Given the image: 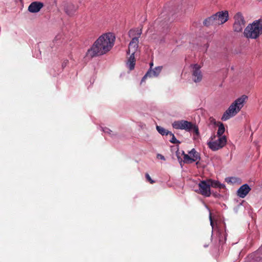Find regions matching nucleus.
I'll return each instance as SVG.
<instances>
[{
  "mask_svg": "<svg viewBox=\"0 0 262 262\" xmlns=\"http://www.w3.org/2000/svg\"><path fill=\"white\" fill-rule=\"evenodd\" d=\"M115 36L112 33H104L94 42L88 50L86 55L90 57L106 54L112 48L115 41Z\"/></svg>",
  "mask_w": 262,
  "mask_h": 262,
  "instance_id": "f257e3e1",
  "label": "nucleus"
},
{
  "mask_svg": "<svg viewBox=\"0 0 262 262\" xmlns=\"http://www.w3.org/2000/svg\"><path fill=\"white\" fill-rule=\"evenodd\" d=\"M68 62V61L67 60H65V61H64L63 62L62 64V66L63 67H66V66H67V64Z\"/></svg>",
  "mask_w": 262,
  "mask_h": 262,
  "instance_id": "bb28decb",
  "label": "nucleus"
},
{
  "mask_svg": "<svg viewBox=\"0 0 262 262\" xmlns=\"http://www.w3.org/2000/svg\"><path fill=\"white\" fill-rule=\"evenodd\" d=\"M219 128L217 132L216 136L217 137H226V136L223 135L225 131V128L224 125L223 123L219 122Z\"/></svg>",
  "mask_w": 262,
  "mask_h": 262,
  "instance_id": "a211bd4d",
  "label": "nucleus"
},
{
  "mask_svg": "<svg viewBox=\"0 0 262 262\" xmlns=\"http://www.w3.org/2000/svg\"><path fill=\"white\" fill-rule=\"evenodd\" d=\"M102 130H103V132H104L105 133H107L110 135H112V131L111 130H110L109 128H107V127H105V128H102Z\"/></svg>",
  "mask_w": 262,
  "mask_h": 262,
  "instance_id": "5701e85b",
  "label": "nucleus"
},
{
  "mask_svg": "<svg viewBox=\"0 0 262 262\" xmlns=\"http://www.w3.org/2000/svg\"><path fill=\"white\" fill-rule=\"evenodd\" d=\"M66 13L69 15H73L76 11V7L72 3L63 2L62 4Z\"/></svg>",
  "mask_w": 262,
  "mask_h": 262,
  "instance_id": "ddd939ff",
  "label": "nucleus"
},
{
  "mask_svg": "<svg viewBox=\"0 0 262 262\" xmlns=\"http://www.w3.org/2000/svg\"><path fill=\"white\" fill-rule=\"evenodd\" d=\"M233 19V29L234 31L236 32H242L246 23L244 15L242 12H238L234 15Z\"/></svg>",
  "mask_w": 262,
  "mask_h": 262,
  "instance_id": "423d86ee",
  "label": "nucleus"
},
{
  "mask_svg": "<svg viewBox=\"0 0 262 262\" xmlns=\"http://www.w3.org/2000/svg\"><path fill=\"white\" fill-rule=\"evenodd\" d=\"M204 25L208 26L210 25H215V18L213 15L207 18H206L203 22Z\"/></svg>",
  "mask_w": 262,
  "mask_h": 262,
  "instance_id": "aec40b11",
  "label": "nucleus"
},
{
  "mask_svg": "<svg viewBox=\"0 0 262 262\" xmlns=\"http://www.w3.org/2000/svg\"><path fill=\"white\" fill-rule=\"evenodd\" d=\"M216 136L211 137V141L207 142V145L210 149L213 151H216L222 148L227 143L226 137H217V139H215Z\"/></svg>",
  "mask_w": 262,
  "mask_h": 262,
  "instance_id": "39448f33",
  "label": "nucleus"
},
{
  "mask_svg": "<svg viewBox=\"0 0 262 262\" xmlns=\"http://www.w3.org/2000/svg\"><path fill=\"white\" fill-rule=\"evenodd\" d=\"M138 31H140L139 32L140 33V36L142 34V30L141 29H139V28L131 29L128 32L129 36L130 37H132V38L133 37H137L138 33H139Z\"/></svg>",
  "mask_w": 262,
  "mask_h": 262,
  "instance_id": "6ab92c4d",
  "label": "nucleus"
},
{
  "mask_svg": "<svg viewBox=\"0 0 262 262\" xmlns=\"http://www.w3.org/2000/svg\"><path fill=\"white\" fill-rule=\"evenodd\" d=\"M208 183L210 185V187H213L215 188L222 189L225 187V185L221 183L219 181L214 180L211 179H207Z\"/></svg>",
  "mask_w": 262,
  "mask_h": 262,
  "instance_id": "dca6fc26",
  "label": "nucleus"
},
{
  "mask_svg": "<svg viewBox=\"0 0 262 262\" xmlns=\"http://www.w3.org/2000/svg\"><path fill=\"white\" fill-rule=\"evenodd\" d=\"M140 31H138V36L133 37L129 42L128 45V49L127 53L130 55H135V53L137 51L139 44V38L140 37Z\"/></svg>",
  "mask_w": 262,
  "mask_h": 262,
  "instance_id": "9b49d317",
  "label": "nucleus"
},
{
  "mask_svg": "<svg viewBox=\"0 0 262 262\" xmlns=\"http://www.w3.org/2000/svg\"><path fill=\"white\" fill-rule=\"evenodd\" d=\"M184 162L185 163H191L200 159L199 154L195 150L194 148L192 149L188 154H184Z\"/></svg>",
  "mask_w": 262,
  "mask_h": 262,
  "instance_id": "1a4fd4ad",
  "label": "nucleus"
},
{
  "mask_svg": "<svg viewBox=\"0 0 262 262\" xmlns=\"http://www.w3.org/2000/svg\"><path fill=\"white\" fill-rule=\"evenodd\" d=\"M248 97L245 95L236 99L223 114L221 119L226 121L235 116L243 107Z\"/></svg>",
  "mask_w": 262,
  "mask_h": 262,
  "instance_id": "f03ea898",
  "label": "nucleus"
},
{
  "mask_svg": "<svg viewBox=\"0 0 262 262\" xmlns=\"http://www.w3.org/2000/svg\"><path fill=\"white\" fill-rule=\"evenodd\" d=\"M157 158H158V159H160L164 160V161L165 160V157L163 155H162L160 154H157Z\"/></svg>",
  "mask_w": 262,
  "mask_h": 262,
  "instance_id": "a878e982",
  "label": "nucleus"
},
{
  "mask_svg": "<svg viewBox=\"0 0 262 262\" xmlns=\"http://www.w3.org/2000/svg\"><path fill=\"white\" fill-rule=\"evenodd\" d=\"M156 128L158 132L162 135H167L170 133V132L166 130L164 128L161 126H157Z\"/></svg>",
  "mask_w": 262,
  "mask_h": 262,
  "instance_id": "412c9836",
  "label": "nucleus"
},
{
  "mask_svg": "<svg viewBox=\"0 0 262 262\" xmlns=\"http://www.w3.org/2000/svg\"><path fill=\"white\" fill-rule=\"evenodd\" d=\"M169 135H170L172 136L171 139L170 140V142L171 143L174 144L180 143V141L176 139L174 135L172 133L170 132V133H169Z\"/></svg>",
  "mask_w": 262,
  "mask_h": 262,
  "instance_id": "4be33fe9",
  "label": "nucleus"
},
{
  "mask_svg": "<svg viewBox=\"0 0 262 262\" xmlns=\"http://www.w3.org/2000/svg\"><path fill=\"white\" fill-rule=\"evenodd\" d=\"M262 33V19L249 24L245 29L244 36L247 38L256 39Z\"/></svg>",
  "mask_w": 262,
  "mask_h": 262,
  "instance_id": "7ed1b4c3",
  "label": "nucleus"
},
{
  "mask_svg": "<svg viewBox=\"0 0 262 262\" xmlns=\"http://www.w3.org/2000/svg\"><path fill=\"white\" fill-rule=\"evenodd\" d=\"M150 69H151L152 66H153V63L152 62L150 63Z\"/></svg>",
  "mask_w": 262,
  "mask_h": 262,
  "instance_id": "c85d7f7f",
  "label": "nucleus"
},
{
  "mask_svg": "<svg viewBox=\"0 0 262 262\" xmlns=\"http://www.w3.org/2000/svg\"><path fill=\"white\" fill-rule=\"evenodd\" d=\"M162 69V67L159 66L156 67L153 70L149 69L146 74L142 78L141 82L142 83L144 82L147 77H156L158 76L161 72Z\"/></svg>",
  "mask_w": 262,
  "mask_h": 262,
  "instance_id": "f8f14e48",
  "label": "nucleus"
},
{
  "mask_svg": "<svg viewBox=\"0 0 262 262\" xmlns=\"http://www.w3.org/2000/svg\"><path fill=\"white\" fill-rule=\"evenodd\" d=\"M190 67L191 77L193 81L195 83L201 82L203 78L201 67L198 64H191Z\"/></svg>",
  "mask_w": 262,
  "mask_h": 262,
  "instance_id": "0eeeda50",
  "label": "nucleus"
},
{
  "mask_svg": "<svg viewBox=\"0 0 262 262\" xmlns=\"http://www.w3.org/2000/svg\"><path fill=\"white\" fill-rule=\"evenodd\" d=\"M251 188L247 184L242 185L237 191V194L241 198H245L250 191Z\"/></svg>",
  "mask_w": 262,
  "mask_h": 262,
  "instance_id": "2eb2a0df",
  "label": "nucleus"
},
{
  "mask_svg": "<svg viewBox=\"0 0 262 262\" xmlns=\"http://www.w3.org/2000/svg\"><path fill=\"white\" fill-rule=\"evenodd\" d=\"M228 12L227 11L217 12L213 15L215 25H222L228 20Z\"/></svg>",
  "mask_w": 262,
  "mask_h": 262,
  "instance_id": "9d476101",
  "label": "nucleus"
},
{
  "mask_svg": "<svg viewBox=\"0 0 262 262\" xmlns=\"http://www.w3.org/2000/svg\"><path fill=\"white\" fill-rule=\"evenodd\" d=\"M209 121H210V123L212 124H214V125L217 124V122L216 121L215 119L214 118H213V117H210Z\"/></svg>",
  "mask_w": 262,
  "mask_h": 262,
  "instance_id": "393cba45",
  "label": "nucleus"
},
{
  "mask_svg": "<svg viewBox=\"0 0 262 262\" xmlns=\"http://www.w3.org/2000/svg\"><path fill=\"white\" fill-rule=\"evenodd\" d=\"M145 177H146L147 180L148 182H149L150 183L153 184L155 182V181L151 179V178H150V176L149 175L148 173H146L145 174Z\"/></svg>",
  "mask_w": 262,
  "mask_h": 262,
  "instance_id": "b1692460",
  "label": "nucleus"
},
{
  "mask_svg": "<svg viewBox=\"0 0 262 262\" xmlns=\"http://www.w3.org/2000/svg\"><path fill=\"white\" fill-rule=\"evenodd\" d=\"M209 219H210V225L212 226V227H213V222H212V220L211 214H210Z\"/></svg>",
  "mask_w": 262,
  "mask_h": 262,
  "instance_id": "cd10ccee",
  "label": "nucleus"
},
{
  "mask_svg": "<svg viewBox=\"0 0 262 262\" xmlns=\"http://www.w3.org/2000/svg\"><path fill=\"white\" fill-rule=\"evenodd\" d=\"M43 4L41 2H34L31 3L28 7V10L32 13H37L39 12L43 7Z\"/></svg>",
  "mask_w": 262,
  "mask_h": 262,
  "instance_id": "4468645a",
  "label": "nucleus"
},
{
  "mask_svg": "<svg viewBox=\"0 0 262 262\" xmlns=\"http://www.w3.org/2000/svg\"><path fill=\"white\" fill-rule=\"evenodd\" d=\"M126 66L129 70H133L134 69L135 66V55H130L126 62Z\"/></svg>",
  "mask_w": 262,
  "mask_h": 262,
  "instance_id": "f3484780",
  "label": "nucleus"
},
{
  "mask_svg": "<svg viewBox=\"0 0 262 262\" xmlns=\"http://www.w3.org/2000/svg\"><path fill=\"white\" fill-rule=\"evenodd\" d=\"M172 126L176 129L185 130L187 132H191L193 130L194 133L199 135V127L195 124L184 120L175 121L172 123Z\"/></svg>",
  "mask_w": 262,
  "mask_h": 262,
  "instance_id": "20e7f679",
  "label": "nucleus"
},
{
  "mask_svg": "<svg viewBox=\"0 0 262 262\" xmlns=\"http://www.w3.org/2000/svg\"><path fill=\"white\" fill-rule=\"evenodd\" d=\"M199 190L196 191L206 197L210 196L211 191L208 180L201 181L198 184Z\"/></svg>",
  "mask_w": 262,
  "mask_h": 262,
  "instance_id": "6e6552de",
  "label": "nucleus"
}]
</instances>
